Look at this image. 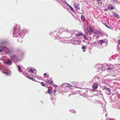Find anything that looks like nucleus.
Listing matches in <instances>:
<instances>
[{"mask_svg": "<svg viewBox=\"0 0 120 120\" xmlns=\"http://www.w3.org/2000/svg\"><path fill=\"white\" fill-rule=\"evenodd\" d=\"M115 2L116 1V0H113Z\"/></svg>", "mask_w": 120, "mask_h": 120, "instance_id": "7c9ffc66", "label": "nucleus"}, {"mask_svg": "<svg viewBox=\"0 0 120 120\" xmlns=\"http://www.w3.org/2000/svg\"><path fill=\"white\" fill-rule=\"evenodd\" d=\"M6 62L7 64H11L12 63L11 61L9 60H8Z\"/></svg>", "mask_w": 120, "mask_h": 120, "instance_id": "9d476101", "label": "nucleus"}, {"mask_svg": "<svg viewBox=\"0 0 120 120\" xmlns=\"http://www.w3.org/2000/svg\"><path fill=\"white\" fill-rule=\"evenodd\" d=\"M4 50V49H0V52Z\"/></svg>", "mask_w": 120, "mask_h": 120, "instance_id": "a878e982", "label": "nucleus"}, {"mask_svg": "<svg viewBox=\"0 0 120 120\" xmlns=\"http://www.w3.org/2000/svg\"><path fill=\"white\" fill-rule=\"evenodd\" d=\"M82 36H83L84 37V39H85V40H88V39H87L86 38V36L85 35H84L83 34V35H82Z\"/></svg>", "mask_w": 120, "mask_h": 120, "instance_id": "a211bd4d", "label": "nucleus"}, {"mask_svg": "<svg viewBox=\"0 0 120 120\" xmlns=\"http://www.w3.org/2000/svg\"><path fill=\"white\" fill-rule=\"evenodd\" d=\"M81 18L82 20L85 21V19L84 16L82 15L81 16Z\"/></svg>", "mask_w": 120, "mask_h": 120, "instance_id": "f8f14e48", "label": "nucleus"}, {"mask_svg": "<svg viewBox=\"0 0 120 120\" xmlns=\"http://www.w3.org/2000/svg\"><path fill=\"white\" fill-rule=\"evenodd\" d=\"M94 33L96 34H101V35L102 34V33H101L100 32L98 31H96V32Z\"/></svg>", "mask_w": 120, "mask_h": 120, "instance_id": "4468645a", "label": "nucleus"}, {"mask_svg": "<svg viewBox=\"0 0 120 120\" xmlns=\"http://www.w3.org/2000/svg\"><path fill=\"white\" fill-rule=\"evenodd\" d=\"M17 67L19 69V71L20 72H21L22 71L21 70V68L20 66H18Z\"/></svg>", "mask_w": 120, "mask_h": 120, "instance_id": "ddd939ff", "label": "nucleus"}, {"mask_svg": "<svg viewBox=\"0 0 120 120\" xmlns=\"http://www.w3.org/2000/svg\"><path fill=\"white\" fill-rule=\"evenodd\" d=\"M97 1H101V0H96Z\"/></svg>", "mask_w": 120, "mask_h": 120, "instance_id": "c756f323", "label": "nucleus"}, {"mask_svg": "<svg viewBox=\"0 0 120 120\" xmlns=\"http://www.w3.org/2000/svg\"><path fill=\"white\" fill-rule=\"evenodd\" d=\"M104 24L107 27V28H110V27L109 26H107V25L106 24Z\"/></svg>", "mask_w": 120, "mask_h": 120, "instance_id": "b1692460", "label": "nucleus"}, {"mask_svg": "<svg viewBox=\"0 0 120 120\" xmlns=\"http://www.w3.org/2000/svg\"><path fill=\"white\" fill-rule=\"evenodd\" d=\"M71 86L72 87L73 86H72V85H71L70 84H68L67 85H66V86L68 87H70Z\"/></svg>", "mask_w": 120, "mask_h": 120, "instance_id": "aec40b11", "label": "nucleus"}, {"mask_svg": "<svg viewBox=\"0 0 120 120\" xmlns=\"http://www.w3.org/2000/svg\"><path fill=\"white\" fill-rule=\"evenodd\" d=\"M109 120H111V119H109Z\"/></svg>", "mask_w": 120, "mask_h": 120, "instance_id": "72a5a7b5", "label": "nucleus"}, {"mask_svg": "<svg viewBox=\"0 0 120 120\" xmlns=\"http://www.w3.org/2000/svg\"><path fill=\"white\" fill-rule=\"evenodd\" d=\"M56 91L55 90H54V92L55 93H56Z\"/></svg>", "mask_w": 120, "mask_h": 120, "instance_id": "2f4dec72", "label": "nucleus"}, {"mask_svg": "<svg viewBox=\"0 0 120 120\" xmlns=\"http://www.w3.org/2000/svg\"><path fill=\"white\" fill-rule=\"evenodd\" d=\"M66 4L71 9V10L73 11H74V10L73 8L71 7V6H70V5H69L68 4V3H66Z\"/></svg>", "mask_w": 120, "mask_h": 120, "instance_id": "1a4fd4ad", "label": "nucleus"}, {"mask_svg": "<svg viewBox=\"0 0 120 120\" xmlns=\"http://www.w3.org/2000/svg\"><path fill=\"white\" fill-rule=\"evenodd\" d=\"M53 86L54 87H56L57 86L56 85H53Z\"/></svg>", "mask_w": 120, "mask_h": 120, "instance_id": "c85d7f7f", "label": "nucleus"}, {"mask_svg": "<svg viewBox=\"0 0 120 120\" xmlns=\"http://www.w3.org/2000/svg\"><path fill=\"white\" fill-rule=\"evenodd\" d=\"M28 78L31 79H33V78L31 76H27Z\"/></svg>", "mask_w": 120, "mask_h": 120, "instance_id": "412c9836", "label": "nucleus"}, {"mask_svg": "<svg viewBox=\"0 0 120 120\" xmlns=\"http://www.w3.org/2000/svg\"><path fill=\"white\" fill-rule=\"evenodd\" d=\"M3 73H5L6 74V75H8L9 74L7 72H4Z\"/></svg>", "mask_w": 120, "mask_h": 120, "instance_id": "393cba45", "label": "nucleus"}, {"mask_svg": "<svg viewBox=\"0 0 120 120\" xmlns=\"http://www.w3.org/2000/svg\"><path fill=\"white\" fill-rule=\"evenodd\" d=\"M46 81L47 83L50 85H52L53 84V81H50L48 79H46Z\"/></svg>", "mask_w": 120, "mask_h": 120, "instance_id": "423d86ee", "label": "nucleus"}, {"mask_svg": "<svg viewBox=\"0 0 120 120\" xmlns=\"http://www.w3.org/2000/svg\"><path fill=\"white\" fill-rule=\"evenodd\" d=\"M18 56L15 55H11L10 57V58L13 60H17L18 59Z\"/></svg>", "mask_w": 120, "mask_h": 120, "instance_id": "f257e3e1", "label": "nucleus"}, {"mask_svg": "<svg viewBox=\"0 0 120 120\" xmlns=\"http://www.w3.org/2000/svg\"><path fill=\"white\" fill-rule=\"evenodd\" d=\"M76 36L77 37L79 36H80L81 35H83V34L82 33H80L79 34H76Z\"/></svg>", "mask_w": 120, "mask_h": 120, "instance_id": "dca6fc26", "label": "nucleus"}, {"mask_svg": "<svg viewBox=\"0 0 120 120\" xmlns=\"http://www.w3.org/2000/svg\"><path fill=\"white\" fill-rule=\"evenodd\" d=\"M110 69H112V68L111 67H109L107 68V70H109Z\"/></svg>", "mask_w": 120, "mask_h": 120, "instance_id": "5701e85b", "label": "nucleus"}, {"mask_svg": "<svg viewBox=\"0 0 120 120\" xmlns=\"http://www.w3.org/2000/svg\"><path fill=\"white\" fill-rule=\"evenodd\" d=\"M86 48V47H85V45H83V46L82 47V48L83 49H85Z\"/></svg>", "mask_w": 120, "mask_h": 120, "instance_id": "4be33fe9", "label": "nucleus"}, {"mask_svg": "<svg viewBox=\"0 0 120 120\" xmlns=\"http://www.w3.org/2000/svg\"><path fill=\"white\" fill-rule=\"evenodd\" d=\"M16 30V28L15 27L14 28V29H13V30L14 31H15V30Z\"/></svg>", "mask_w": 120, "mask_h": 120, "instance_id": "bb28decb", "label": "nucleus"}, {"mask_svg": "<svg viewBox=\"0 0 120 120\" xmlns=\"http://www.w3.org/2000/svg\"><path fill=\"white\" fill-rule=\"evenodd\" d=\"M98 42L101 45H102V44L105 43V41H104L101 40L99 41Z\"/></svg>", "mask_w": 120, "mask_h": 120, "instance_id": "6e6552de", "label": "nucleus"}, {"mask_svg": "<svg viewBox=\"0 0 120 120\" xmlns=\"http://www.w3.org/2000/svg\"><path fill=\"white\" fill-rule=\"evenodd\" d=\"M41 85L43 86H45V83L43 82H41L40 83Z\"/></svg>", "mask_w": 120, "mask_h": 120, "instance_id": "6ab92c4d", "label": "nucleus"}, {"mask_svg": "<svg viewBox=\"0 0 120 120\" xmlns=\"http://www.w3.org/2000/svg\"><path fill=\"white\" fill-rule=\"evenodd\" d=\"M92 88L93 89L96 90L98 88V84L97 83H94L92 86Z\"/></svg>", "mask_w": 120, "mask_h": 120, "instance_id": "7ed1b4c3", "label": "nucleus"}, {"mask_svg": "<svg viewBox=\"0 0 120 120\" xmlns=\"http://www.w3.org/2000/svg\"><path fill=\"white\" fill-rule=\"evenodd\" d=\"M113 15L115 17L117 18H119V16L116 13H114L113 14Z\"/></svg>", "mask_w": 120, "mask_h": 120, "instance_id": "9b49d317", "label": "nucleus"}, {"mask_svg": "<svg viewBox=\"0 0 120 120\" xmlns=\"http://www.w3.org/2000/svg\"><path fill=\"white\" fill-rule=\"evenodd\" d=\"M103 89L106 90L109 93V94H109L111 92V90L109 88H108L106 86H105L103 88Z\"/></svg>", "mask_w": 120, "mask_h": 120, "instance_id": "39448f33", "label": "nucleus"}, {"mask_svg": "<svg viewBox=\"0 0 120 120\" xmlns=\"http://www.w3.org/2000/svg\"><path fill=\"white\" fill-rule=\"evenodd\" d=\"M85 50H83V51H84H84H85Z\"/></svg>", "mask_w": 120, "mask_h": 120, "instance_id": "473e14b6", "label": "nucleus"}, {"mask_svg": "<svg viewBox=\"0 0 120 120\" xmlns=\"http://www.w3.org/2000/svg\"><path fill=\"white\" fill-rule=\"evenodd\" d=\"M114 7L111 4L109 5L108 8V9L109 10H112L114 9Z\"/></svg>", "mask_w": 120, "mask_h": 120, "instance_id": "20e7f679", "label": "nucleus"}, {"mask_svg": "<svg viewBox=\"0 0 120 120\" xmlns=\"http://www.w3.org/2000/svg\"><path fill=\"white\" fill-rule=\"evenodd\" d=\"M48 93L50 94H51L52 92V90L50 89H48Z\"/></svg>", "mask_w": 120, "mask_h": 120, "instance_id": "f3484780", "label": "nucleus"}, {"mask_svg": "<svg viewBox=\"0 0 120 120\" xmlns=\"http://www.w3.org/2000/svg\"><path fill=\"white\" fill-rule=\"evenodd\" d=\"M75 5V8L77 10H79L80 8L79 6V4L77 3H76L74 4V5Z\"/></svg>", "mask_w": 120, "mask_h": 120, "instance_id": "f03ea898", "label": "nucleus"}, {"mask_svg": "<svg viewBox=\"0 0 120 120\" xmlns=\"http://www.w3.org/2000/svg\"><path fill=\"white\" fill-rule=\"evenodd\" d=\"M44 75L45 76H46L47 75H46V73H44Z\"/></svg>", "mask_w": 120, "mask_h": 120, "instance_id": "cd10ccee", "label": "nucleus"}, {"mask_svg": "<svg viewBox=\"0 0 120 120\" xmlns=\"http://www.w3.org/2000/svg\"><path fill=\"white\" fill-rule=\"evenodd\" d=\"M34 70L33 69H29V72H33V73H34Z\"/></svg>", "mask_w": 120, "mask_h": 120, "instance_id": "2eb2a0df", "label": "nucleus"}, {"mask_svg": "<svg viewBox=\"0 0 120 120\" xmlns=\"http://www.w3.org/2000/svg\"><path fill=\"white\" fill-rule=\"evenodd\" d=\"M48 77H49V75H48Z\"/></svg>", "mask_w": 120, "mask_h": 120, "instance_id": "f704fd0d", "label": "nucleus"}, {"mask_svg": "<svg viewBox=\"0 0 120 120\" xmlns=\"http://www.w3.org/2000/svg\"><path fill=\"white\" fill-rule=\"evenodd\" d=\"M87 30L90 33H93V29L91 28H87Z\"/></svg>", "mask_w": 120, "mask_h": 120, "instance_id": "0eeeda50", "label": "nucleus"}]
</instances>
